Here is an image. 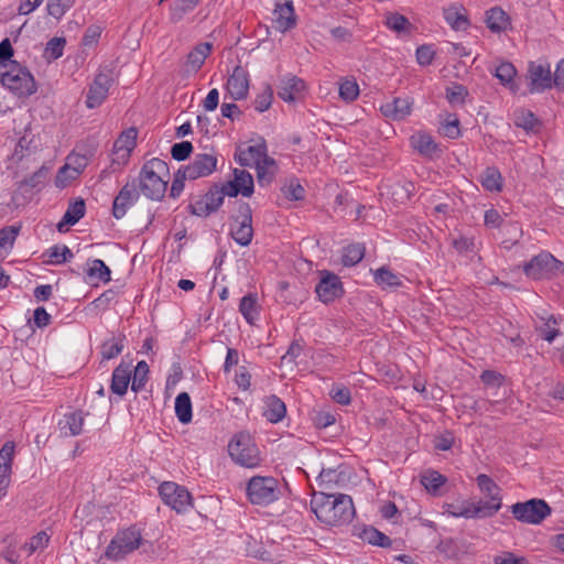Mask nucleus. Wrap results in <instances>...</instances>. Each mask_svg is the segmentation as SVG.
I'll return each instance as SVG.
<instances>
[{
	"label": "nucleus",
	"mask_w": 564,
	"mask_h": 564,
	"mask_svg": "<svg viewBox=\"0 0 564 564\" xmlns=\"http://www.w3.org/2000/svg\"><path fill=\"white\" fill-rule=\"evenodd\" d=\"M231 238L240 246L247 247L253 238L252 209L246 202H238L236 214L231 216Z\"/></svg>",
	"instance_id": "6"
},
{
	"label": "nucleus",
	"mask_w": 564,
	"mask_h": 564,
	"mask_svg": "<svg viewBox=\"0 0 564 564\" xmlns=\"http://www.w3.org/2000/svg\"><path fill=\"white\" fill-rule=\"evenodd\" d=\"M264 402L267 410L264 411L263 415L267 417L269 422L278 423L285 416V404L276 395L268 397Z\"/></svg>",
	"instance_id": "31"
},
{
	"label": "nucleus",
	"mask_w": 564,
	"mask_h": 564,
	"mask_svg": "<svg viewBox=\"0 0 564 564\" xmlns=\"http://www.w3.org/2000/svg\"><path fill=\"white\" fill-rule=\"evenodd\" d=\"M411 145L425 158H433L435 154L442 152L433 137L425 132H417L413 134L411 137Z\"/></svg>",
	"instance_id": "25"
},
{
	"label": "nucleus",
	"mask_w": 564,
	"mask_h": 564,
	"mask_svg": "<svg viewBox=\"0 0 564 564\" xmlns=\"http://www.w3.org/2000/svg\"><path fill=\"white\" fill-rule=\"evenodd\" d=\"M523 271L533 280H550L564 273V263L550 252L543 251L527 262L523 265Z\"/></svg>",
	"instance_id": "5"
},
{
	"label": "nucleus",
	"mask_w": 564,
	"mask_h": 564,
	"mask_svg": "<svg viewBox=\"0 0 564 564\" xmlns=\"http://www.w3.org/2000/svg\"><path fill=\"white\" fill-rule=\"evenodd\" d=\"M74 2L75 0H48L47 12L55 19H61Z\"/></svg>",
	"instance_id": "54"
},
{
	"label": "nucleus",
	"mask_w": 564,
	"mask_h": 564,
	"mask_svg": "<svg viewBox=\"0 0 564 564\" xmlns=\"http://www.w3.org/2000/svg\"><path fill=\"white\" fill-rule=\"evenodd\" d=\"M273 100V90L270 85H267L262 93L257 95L253 104L254 108L259 112H263L271 107Z\"/></svg>",
	"instance_id": "56"
},
{
	"label": "nucleus",
	"mask_w": 564,
	"mask_h": 564,
	"mask_svg": "<svg viewBox=\"0 0 564 564\" xmlns=\"http://www.w3.org/2000/svg\"><path fill=\"white\" fill-rule=\"evenodd\" d=\"M223 203L224 198L221 191H219V185L214 184L205 195L200 196L193 204H189L188 209L192 215L208 217L213 213L217 212Z\"/></svg>",
	"instance_id": "11"
},
{
	"label": "nucleus",
	"mask_w": 564,
	"mask_h": 564,
	"mask_svg": "<svg viewBox=\"0 0 564 564\" xmlns=\"http://www.w3.org/2000/svg\"><path fill=\"white\" fill-rule=\"evenodd\" d=\"M230 457L239 465L253 468L260 464L259 449L248 433L236 434L228 444Z\"/></svg>",
	"instance_id": "4"
},
{
	"label": "nucleus",
	"mask_w": 564,
	"mask_h": 564,
	"mask_svg": "<svg viewBox=\"0 0 564 564\" xmlns=\"http://www.w3.org/2000/svg\"><path fill=\"white\" fill-rule=\"evenodd\" d=\"M516 74V67L511 63L505 62L496 68L495 76L500 80L502 85H512V80Z\"/></svg>",
	"instance_id": "53"
},
{
	"label": "nucleus",
	"mask_w": 564,
	"mask_h": 564,
	"mask_svg": "<svg viewBox=\"0 0 564 564\" xmlns=\"http://www.w3.org/2000/svg\"><path fill=\"white\" fill-rule=\"evenodd\" d=\"M4 86L20 97L31 96L37 89L33 75L18 62L12 66L11 73L4 79Z\"/></svg>",
	"instance_id": "9"
},
{
	"label": "nucleus",
	"mask_w": 564,
	"mask_h": 564,
	"mask_svg": "<svg viewBox=\"0 0 564 564\" xmlns=\"http://www.w3.org/2000/svg\"><path fill=\"white\" fill-rule=\"evenodd\" d=\"M197 4L194 2H187L185 0H175L173 7L171 8V20L173 22L181 21L185 13L192 11Z\"/></svg>",
	"instance_id": "57"
},
{
	"label": "nucleus",
	"mask_w": 564,
	"mask_h": 564,
	"mask_svg": "<svg viewBox=\"0 0 564 564\" xmlns=\"http://www.w3.org/2000/svg\"><path fill=\"white\" fill-rule=\"evenodd\" d=\"M112 84L113 76L111 70L108 69L106 72L101 70L98 73L87 93V107L93 109L100 106L107 98Z\"/></svg>",
	"instance_id": "12"
},
{
	"label": "nucleus",
	"mask_w": 564,
	"mask_h": 564,
	"mask_svg": "<svg viewBox=\"0 0 564 564\" xmlns=\"http://www.w3.org/2000/svg\"><path fill=\"white\" fill-rule=\"evenodd\" d=\"M175 414L178 421L187 424L192 421V402L187 392H181L175 399Z\"/></svg>",
	"instance_id": "34"
},
{
	"label": "nucleus",
	"mask_w": 564,
	"mask_h": 564,
	"mask_svg": "<svg viewBox=\"0 0 564 564\" xmlns=\"http://www.w3.org/2000/svg\"><path fill=\"white\" fill-rule=\"evenodd\" d=\"M140 193L137 189L135 178L131 183H127L115 197L112 205V215L117 219H121L129 206L138 200Z\"/></svg>",
	"instance_id": "17"
},
{
	"label": "nucleus",
	"mask_w": 564,
	"mask_h": 564,
	"mask_svg": "<svg viewBox=\"0 0 564 564\" xmlns=\"http://www.w3.org/2000/svg\"><path fill=\"white\" fill-rule=\"evenodd\" d=\"M227 90L235 100L245 99L249 91V78L247 70L237 65L227 80Z\"/></svg>",
	"instance_id": "18"
},
{
	"label": "nucleus",
	"mask_w": 564,
	"mask_h": 564,
	"mask_svg": "<svg viewBox=\"0 0 564 564\" xmlns=\"http://www.w3.org/2000/svg\"><path fill=\"white\" fill-rule=\"evenodd\" d=\"M480 182L490 192H499L502 187V176L496 167H487L481 174Z\"/></svg>",
	"instance_id": "38"
},
{
	"label": "nucleus",
	"mask_w": 564,
	"mask_h": 564,
	"mask_svg": "<svg viewBox=\"0 0 564 564\" xmlns=\"http://www.w3.org/2000/svg\"><path fill=\"white\" fill-rule=\"evenodd\" d=\"M528 79L531 94L545 91L554 85V76H552L550 66L535 62L529 63Z\"/></svg>",
	"instance_id": "13"
},
{
	"label": "nucleus",
	"mask_w": 564,
	"mask_h": 564,
	"mask_svg": "<svg viewBox=\"0 0 564 564\" xmlns=\"http://www.w3.org/2000/svg\"><path fill=\"white\" fill-rule=\"evenodd\" d=\"M468 96V89L462 84H453L446 88V99L452 106H463Z\"/></svg>",
	"instance_id": "46"
},
{
	"label": "nucleus",
	"mask_w": 564,
	"mask_h": 564,
	"mask_svg": "<svg viewBox=\"0 0 564 564\" xmlns=\"http://www.w3.org/2000/svg\"><path fill=\"white\" fill-rule=\"evenodd\" d=\"M13 453L14 444L12 442H7L0 449V479L9 480Z\"/></svg>",
	"instance_id": "37"
},
{
	"label": "nucleus",
	"mask_w": 564,
	"mask_h": 564,
	"mask_svg": "<svg viewBox=\"0 0 564 564\" xmlns=\"http://www.w3.org/2000/svg\"><path fill=\"white\" fill-rule=\"evenodd\" d=\"M232 174L236 185L242 191L241 195L243 197H250L254 191L252 175L248 171L240 169H234Z\"/></svg>",
	"instance_id": "35"
},
{
	"label": "nucleus",
	"mask_w": 564,
	"mask_h": 564,
	"mask_svg": "<svg viewBox=\"0 0 564 564\" xmlns=\"http://www.w3.org/2000/svg\"><path fill=\"white\" fill-rule=\"evenodd\" d=\"M437 551L443 554L446 558H455L458 554V549L454 540L445 539L441 540L436 546Z\"/></svg>",
	"instance_id": "63"
},
{
	"label": "nucleus",
	"mask_w": 564,
	"mask_h": 564,
	"mask_svg": "<svg viewBox=\"0 0 564 564\" xmlns=\"http://www.w3.org/2000/svg\"><path fill=\"white\" fill-rule=\"evenodd\" d=\"M217 158L212 153H197L193 161L181 169L188 176V181L209 176L217 169Z\"/></svg>",
	"instance_id": "15"
},
{
	"label": "nucleus",
	"mask_w": 564,
	"mask_h": 564,
	"mask_svg": "<svg viewBox=\"0 0 564 564\" xmlns=\"http://www.w3.org/2000/svg\"><path fill=\"white\" fill-rule=\"evenodd\" d=\"M66 44V40L64 37H53L51 39L45 47V56L48 59H57L63 55L64 46Z\"/></svg>",
	"instance_id": "55"
},
{
	"label": "nucleus",
	"mask_w": 564,
	"mask_h": 564,
	"mask_svg": "<svg viewBox=\"0 0 564 564\" xmlns=\"http://www.w3.org/2000/svg\"><path fill=\"white\" fill-rule=\"evenodd\" d=\"M138 131L135 128H129L120 133L113 143L112 164L123 165L128 162L132 150L135 147Z\"/></svg>",
	"instance_id": "16"
},
{
	"label": "nucleus",
	"mask_w": 564,
	"mask_h": 564,
	"mask_svg": "<svg viewBox=\"0 0 564 564\" xmlns=\"http://www.w3.org/2000/svg\"><path fill=\"white\" fill-rule=\"evenodd\" d=\"M193 152V144L189 141L175 143L171 148V155L176 161H184L189 158Z\"/></svg>",
	"instance_id": "58"
},
{
	"label": "nucleus",
	"mask_w": 564,
	"mask_h": 564,
	"mask_svg": "<svg viewBox=\"0 0 564 564\" xmlns=\"http://www.w3.org/2000/svg\"><path fill=\"white\" fill-rule=\"evenodd\" d=\"M315 292L323 303H329L343 296L344 286L335 273L325 270L321 272V280L315 286Z\"/></svg>",
	"instance_id": "14"
},
{
	"label": "nucleus",
	"mask_w": 564,
	"mask_h": 564,
	"mask_svg": "<svg viewBox=\"0 0 564 564\" xmlns=\"http://www.w3.org/2000/svg\"><path fill=\"white\" fill-rule=\"evenodd\" d=\"M149 366L144 360H141L137 364L133 372V378L131 381V390L134 392H139L143 390L147 381H148Z\"/></svg>",
	"instance_id": "44"
},
{
	"label": "nucleus",
	"mask_w": 564,
	"mask_h": 564,
	"mask_svg": "<svg viewBox=\"0 0 564 564\" xmlns=\"http://www.w3.org/2000/svg\"><path fill=\"white\" fill-rule=\"evenodd\" d=\"M141 534L135 529H128L118 534L107 546L105 555L110 560H121L137 550L141 544Z\"/></svg>",
	"instance_id": "8"
},
{
	"label": "nucleus",
	"mask_w": 564,
	"mask_h": 564,
	"mask_svg": "<svg viewBox=\"0 0 564 564\" xmlns=\"http://www.w3.org/2000/svg\"><path fill=\"white\" fill-rule=\"evenodd\" d=\"M466 401L465 406L480 414L488 412L491 405L499 402L498 399L474 400L473 398H466Z\"/></svg>",
	"instance_id": "60"
},
{
	"label": "nucleus",
	"mask_w": 564,
	"mask_h": 564,
	"mask_svg": "<svg viewBox=\"0 0 564 564\" xmlns=\"http://www.w3.org/2000/svg\"><path fill=\"white\" fill-rule=\"evenodd\" d=\"M84 415L82 411L66 413L58 422V427L64 436H76L83 431Z\"/></svg>",
	"instance_id": "27"
},
{
	"label": "nucleus",
	"mask_w": 564,
	"mask_h": 564,
	"mask_svg": "<svg viewBox=\"0 0 564 564\" xmlns=\"http://www.w3.org/2000/svg\"><path fill=\"white\" fill-rule=\"evenodd\" d=\"M383 116L393 120H402L411 112V102L408 98L397 97L392 101L386 102L380 108Z\"/></svg>",
	"instance_id": "26"
},
{
	"label": "nucleus",
	"mask_w": 564,
	"mask_h": 564,
	"mask_svg": "<svg viewBox=\"0 0 564 564\" xmlns=\"http://www.w3.org/2000/svg\"><path fill=\"white\" fill-rule=\"evenodd\" d=\"M476 480L480 491L490 499L492 496H500V488L488 475L480 474L477 476Z\"/></svg>",
	"instance_id": "50"
},
{
	"label": "nucleus",
	"mask_w": 564,
	"mask_h": 564,
	"mask_svg": "<svg viewBox=\"0 0 564 564\" xmlns=\"http://www.w3.org/2000/svg\"><path fill=\"white\" fill-rule=\"evenodd\" d=\"M188 180L186 173L180 167L174 174L172 186L170 189V196L176 198L181 195L184 189V182Z\"/></svg>",
	"instance_id": "62"
},
{
	"label": "nucleus",
	"mask_w": 564,
	"mask_h": 564,
	"mask_svg": "<svg viewBox=\"0 0 564 564\" xmlns=\"http://www.w3.org/2000/svg\"><path fill=\"white\" fill-rule=\"evenodd\" d=\"M48 176V170L45 166L40 167L35 171L31 176L24 178L19 183V189L24 191L25 194L30 196L33 195L34 188H40Z\"/></svg>",
	"instance_id": "33"
},
{
	"label": "nucleus",
	"mask_w": 564,
	"mask_h": 564,
	"mask_svg": "<svg viewBox=\"0 0 564 564\" xmlns=\"http://www.w3.org/2000/svg\"><path fill=\"white\" fill-rule=\"evenodd\" d=\"M165 175L169 176L166 162L158 158L147 161L137 180V188L140 189L138 192L152 200H161L167 188V180H164Z\"/></svg>",
	"instance_id": "2"
},
{
	"label": "nucleus",
	"mask_w": 564,
	"mask_h": 564,
	"mask_svg": "<svg viewBox=\"0 0 564 564\" xmlns=\"http://www.w3.org/2000/svg\"><path fill=\"white\" fill-rule=\"evenodd\" d=\"M248 500L252 505L269 506L280 497L279 480L270 476H253L246 488Z\"/></svg>",
	"instance_id": "3"
},
{
	"label": "nucleus",
	"mask_w": 564,
	"mask_h": 564,
	"mask_svg": "<svg viewBox=\"0 0 564 564\" xmlns=\"http://www.w3.org/2000/svg\"><path fill=\"white\" fill-rule=\"evenodd\" d=\"M361 538L368 543L381 547H390L392 544L388 535L372 527L365 529Z\"/></svg>",
	"instance_id": "42"
},
{
	"label": "nucleus",
	"mask_w": 564,
	"mask_h": 564,
	"mask_svg": "<svg viewBox=\"0 0 564 564\" xmlns=\"http://www.w3.org/2000/svg\"><path fill=\"white\" fill-rule=\"evenodd\" d=\"M123 340L124 336H121L118 340L111 339L102 343L100 347L102 359L110 360L119 356L124 348Z\"/></svg>",
	"instance_id": "45"
},
{
	"label": "nucleus",
	"mask_w": 564,
	"mask_h": 564,
	"mask_svg": "<svg viewBox=\"0 0 564 564\" xmlns=\"http://www.w3.org/2000/svg\"><path fill=\"white\" fill-rule=\"evenodd\" d=\"M110 269L100 259H95L91 267L88 269L87 274L91 278H97L102 282L110 281Z\"/></svg>",
	"instance_id": "52"
},
{
	"label": "nucleus",
	"mask_w": 564,
	"mask_h": 564,
	"mask_svg": "<svg viewBox=\"0 0 564 564\" xmlns=\"http://www.w3.org/2000/svg\"><path fill=\"white\" fill-rule=\"evenodd\" d=\"M365 256V247L361 243L349 245L344 249L341 262L345 267L359 263Z\"/></svg>",
	"instance_id": "40"
},
{
	"label": "nucleus",
	"mask_w": 564,
	"mask_h": 564,
	"mask_svg": "<svg viewBox=\"0 0 564 564\" xmlns=\"http://www.w3.org/2000/svg\"><path fill=\"white\" fill-rule=\"evenodd\" d=\"M359 95V87L356 80L345 79L339 85V96L345 101H354Z\"/></svg>",
	"instance_id": "51"
},
{
	"label": "nucleus",
	"mask_w": 564,
	"mask_h": 564,
	"mask_svg": "<svg viewBox=\"0 0 564 564\" xmlns=\"http://www.w3.org/2000/svg\"><path fill=\"white\" fill-rule=\"evenodd\" d=\"M85 202L82 198L69 204L63 219L57 225V229L62 231L65 225L73 226L78 223L85 216Z\"/></svg>",
	"instance_id": "30"
},
{
	"label": "nucleus",
	"mask_w": 564,
	"mask_h": 564,
	"mask_svg": "<svg viewBox=\"0 0 564 564\" xmlns=\"http://www.w3.org/2000/svg\"><path fill=\"white\" fill-rule=\"evenodd\" d=\"M74 257L72 250L67 246H53L50 249V258L55 263H64L69 261Z\"/></svg>",
	"instance_id": "59"
},
{
	"label": "nucleus",
	"mask_w": 564,
	"mask_h": 564,
	"mask_svg": "<svg viewBox=\"0 0 564 564\" xmlns=\"http://www.w3.org/2000/svg\"><path fill=\"white\" fill-rule=\"evenodd\" d=\"M131 381V364L121 361L112 372L110 390L118 395L127 393L129 383Z\"/></svg>",
	"instance_id": "21"
},
{
	"label": "nucleus",
	"mask_w": 564,
	"mask_h": 564,
	"mask_svg": "<svg viewBox=\"0 0 564 564\" xmlns=\"http://www.w3.org/2000/svg\"><path fill=\"white\" fill-rule=\"evenodd\" d=\"M386 24L389 29L398 33L409 31L411 28L410 21L399 13H389L386 19Z\"/></svg>",
	"instance_id": "49"
},
{
	"label": "nucleus",
	"mask_w": 564,
	"mask_h": 564,
	"mask_svg": "<svg viewBox=\"0 0 564 564\" xmlns=\"http://www.w3.org/2000/svg\"><path fill=\"white\" fill-rule=\"evenodd\" d=\"M310 506L318 521L329 527L348 524L356 514L351 497L345 494L314 492Z\"/></svg>",
	"instance_id": "1"
},
{
	"label": "nucleus",
	"mask_w": 564,
	"mask_h": 564,
	"mask_svg": "<svg viewBox=\"0 0 564 564\" xmlns=\"http://www.w3.org/2000/svg\"><path fill=\"white\" fill-rule=\"evenodd\" d=\"M514 124L525 131H535L541 126L540 120L530 110L516 112Z\"/></svg>",
	"instance_id": "41"
},
{
	"label": "nucleus",
	"mask_w": 564,
	"mask_h": 564,
	"mask_svg": "<svg viewBox=\"0 0 564 564\" xmlns=\"http://www.w3.org/2000/svg\"><path fill=\"white\" fill-rule=\"evenodd\" d=\"M511 512L520 522L540 524L552 513V509L545 500L533 498L512 505Z\"/></svg>",
	"instance_id": "7"
},
{
	"label": "nucleus",
	"mask_w": 564,
	"mask_h": 564,
	"mask_svg": "<svg viewBox=\"0 0 564 564\" xmlns=\"http://www.w3.org/2000/svg\"><path fill=\"white\" fill-rule=\"evenodd\" d=\"M501 496H492L491 499L489 498V500L487 501H478L477 503H473L470 502L469 503V510H470V514H469V519L470 518H490L492 517L494 514H496L501 506H502V502H501Z\"/></svg>",
	"instance_id": "23"
},
{
	"label": "nucleus",
	"mask_w": 564,
	"mask_h": 564,
	"mask_svg": "<svg viewBox=\"0 0 564 564\" xmlns=\"http://www.w3.org/2000/svg\"><path fill=\"white\" fill-rule=\"evenodd\" d=\"M274 13L278 14L274 21L276 30L284 33L295 26L296 18L294 13L293 2L291 0H288L283 4L278 3Z\"/></svg>",
	"instance_id": "24"
},
{
	"label": "nucleus",
	"mask_w": 564,
	"mask_h": 564,
	"mask_svg": "<svg viewBox=\"0 0 564 564\" xmlns=\"http://www.w3.org/2000/svg\"><path fill=\"white\" fill-rule=\"evenodd\" d=\"M480 380L486 387L487 397L499 398L498 390L501 388L505 377L494 370H485L480 375Z\"/></svg>",
	"instance_id": "32"
},
{
	"label": "nucleus",
	"mask_w": 564,
	"mask_h": 564,
	"mask_svg": "<svg viewBox=\"0 0 564 564\" xmlns=\"http://www.w3.org/2000/svg\"><path fill=\"white\" fill-rule=\"evenodd\" d=\"M469 503L470 502H463V503H447L444 506L445 508V513H448L449 516L452 517H455V518H458V517H462V518H466V519H469Z\"/></svg>",
	"instance_id": "61"
},
{
	"label": "nucleus",
	"mask_w": 564,
	"mask_h": 564,
	"mask_svg": "<svg viewBox=\"0 0 564 564\" xmlns=\"http://www.w3.org/2000/svg\"><path fill=\"white\" fill-rule=\"evenodd\" d=\"M446 477L436 470H427L421 478V484L425 489L436 496L438 495L440 488L446 482Z\"/></svg>",
	"instance_id": "36"
},
{
	"label": "nucleus",
	"mask_w": 564,
	"mask_h": 564,
	"mask_svg": "<svg viewBox=\"0 0 564 564\" xmlns=\"http://www.w3.org/2000/svg\"><path fill=\"white\" fill-rule=\"evenodd\" d=\"M486 24L491 32L499 33L507 30L510 20L501 8L495 7L486 12Z\"/></svg>",
	"instance_id": "29"
},
{
	"label": "nucleus",
	"mask_w": 564,
	"mask_h": 564,
	"mask_svg": "<svg viewBox=\"0 0 564 564\" xmlns=\"http://www.w3.org/2000/svg\"><path fill=\"white\" fill-rule=\"evenodd\" d=\"M304 89L305 83L303 79L297 76H289L281 80L278 96L285 102H294L301 97Z\"/></svg>",
	"instance_id": "20"
},
{
	"label": "nucleus",
	"mask_w": 564,
	"mask_h": 564,
	"mask_svg": "<svg viewBox=\"0 0 564 564\" xmlns=\"http://www.w3.org/2000/svg\"><path fill=\"white\" fill-rule=\"evenodd\" d=\"M213 50V44L209 42L199 43L187 54L184 64V72L186 74L197 73L209 56Z\"/></svg>",
	"instance_id": "19"
},
{
	"label": "nucleus",
	"mask_w": 564,
	"mask_h": 564,
	"mask_svg": "<svg viewBox=\"0 0 564 564\" xmlns=\"http://www.w3.org/2000/svg\"><path fill=\"white\" fill-rule=\"evenodd\" d=\"M159 494L164 503L177 512L186 510L192 502V496L188 490L172 481L161 484L159 487Z\"/></svg>",
	"instance_id": "10"
},
{
	"label": "nucleus",
	"mask_w": 564,
	"mask_h": 564,
	"mask_svg": "<svg viewBox=\"0 0 564 564\" xmlns=\"http://www.w3.org/2000/svg\"><path fill=\"white\" fill-rule=\"evenodd\" d=\"M445 20L454 30H465L468 25V20L466 15L460 13L455 8H449L444 11Z\"/></svg>",
	"instance_id": "47"
},
{
	"label": "nucleus",
	"mask_w": 564,
	"mask_h": 564,
	"mask_svg": "<svg viewBox=\"0 0 564 564\" xmlns=\"http://www.w3.org/2000/svg\"><path fill=\"white\" fill-rule=\"evenodd\" d=\"M267 144L264 140L262 139L261 143L256 145H249L245 150H239L235 154V160L241 165V166H251L252 164H257L262 159L267 156Z\"/></svg>",
	"instance_id": "22"
},
{
	"label": "nucleus",
	"mask_w": 564,
	"mask_h": 564,
	"mask_svg": "<svg viewBox=\"0 0 564 564\" xmlns=\"http://www.w3.org/2000/svg\"><path fill=\"white\" fill-rule=\"evenodd\" d=\"M239 311L249 324H252L258 316L257 294L248 293L239 304Z\"/></svg>",
	"instance_id": "39"
},
{
	"label": "nucleus",
	"mask_w": 564,
	"mask_h": 564,
	"mask_svg": "<svg viewBox=\"0 0 564 564\" xmlns=\"http://www.w3.org/2000/svg\"><path fill=\"white\" fill-rule=\"evenodd\" d=\"M283 195L290 200H301L304 198L305 189L296 178H291L282 188Z\"/></svg>",
	"instance_id": "48"
},
{
	"label": "nucleus",
	"mask_w": 564,
	"mask_h": 564,
	"mask_svg": "<svg viewBox=\"0 0 564 564\" xmlns=\"http://www.w3.org/2000/svg\"><path fill=\"white\" fill-rule=\"evenodd\" d=\"M257 181L260 186L269 185L275 177L278 165L273 158L267 155L256 164Z\"/></svg>",
	"instance_id": "28"
},
{
	"label": "nucleus",
	"mask_w": 564,
	"mask_h": 564,
	"mask_svg": "<svg viewBox=\"0 0 564 564\" xmlns=\"http://www.w3.org/2000/svg\"><path fill=\"white\" fill-rule=\"evenodd\" d=\"M375 281L382 288H397L402 284L400 278L386 267L375 272Z\"/></svg>",
	"instance_id": "43"
},
{
	"label": "nucleus",
	"mask_w": 564,
	"mask_h": 564,
	"mask_svg": "<svg viewBox=\"0 0 564 564\" xmlns=\"http://www.w3.org/2000/svg\"><path fill=\"white\" fill-rule=\"evenodd\" d=\"M494 564H528L523 556L517 557L512 552H503L502 555L494 557Z\"/></svg>",
	"instance_id": "64"
}]
</instances>
